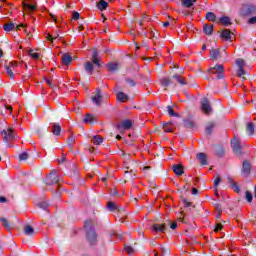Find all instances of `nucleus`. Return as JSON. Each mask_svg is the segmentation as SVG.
<instances>
[{
  "mask_svg": "<svg viewBox=\"0 0 256 256\" xmlns=\"http://www.w3.org/2000/svg\"><path fill=\"white\" fill-rule=\"evenodd\" d=\"M163 129L165 133H173V126H171V123L164 124Z\"/></svg>",
  "mask_w": 256,
  "mask_h": 256,
  "instance_id": "2f4dec72",
  "label": "nucleus"
},
{
  "mask_svg": "<svg viewBox=\"0 0 256 256\" xmlns=\"http://www.w3.org/2000/svg\"><path fill=\"white\" fill-rule=\"evenodd\" d=\"M223 229V225L221 223L216 224V227L214 229L215 233H219Z\"/></svg>",
  "mask_w": 256,
  "mask_h": 256,
  "instance_id": "8fccbe9b",
  "label": "nucleus"
},
{
  "mask_svg": "<svg viewBox=\"0 0 256 256\" xmlns=\"http://www.w3.org/2000/svg\"><path fill=\"white\" fill-rule=\"evenodd\" d=\"M248 23H250V25H255V23H256V16L250 18V19L248 20Z\"/></svg>",
  "mask_w": 256,
  "mask_h": 256,
  "instance_id": "5fc2aeb1",
  "label": "nucleus"
},
{
  "mask_svg": "<svg viewBox=\"0 0 256 256\" xmlns=\"http://www.w3.org/2000/svg\"><path fill=\"white\" fill-rule=\"evenodd\" d=\"M13 29H15V24L14 23H8V24H4V31H13Z\"/></svg>",
  "mask_w": 256,
  "mask_h": 256,
  "instance_id": "c9c22d12",
  "label": "nucleus"
},
{
  "mask_svg": "<svg viewBox=\"0 0 256 256\" xmlns=\"http://www.w3.org/2000/svg\"><path fill=\"white\" fill-rule=\"evenodd\" d=\"M221 37L222 39H225V41H233V34L229 29L222 30Z\"/></svg>",
  "mask_w": 256,
  "mask_h": 256,
  "instance_id": "9b49d317",
  "label": "nucleus"
},
{
  "mask_svg": "<svg viewBox=\"0 0 256 256\" xmlns=\"http://www.w3.org/2000/svg\"><path fill=\"white\" fill-rule=\"evenodd\" d=\"M95 65V63H93V61H88L84 64V69L86 71V73H88V75H93V71L95 69V67L93 66Z\"/></svg>",
  "mask_w": 256,
  "mask_h": 256,
  "instance_id": "f8f14e48",
  "label": "nucleus"
},
{
  "mask_svg": "<svg viewBox=\"0 0 256 256\" xmlns=\"http://www.w3.org/2000/svg\"><path fill=\"white\" fill-rule=\"evenodd\" d=\"M173 79H176V81L180 84V85H185V78H181V76L179 75H174Z\"/></svg>",
  "mask_w": 256,
  "mask_h": 256,
  "instance_id": "58836bf2",
  "label": "nucleus"
},
{
  "mask_svg": "<svg viewBox=\"0 0 256 256\" xmlns=\"http://www.w3.org/2000/svg\"><path fill=\"white\" fill-rule=\"evenodd\" d=\"M108 209L109 211H116L117 204H115L114 202H108Z\"/></svg>",
  "mask_w": 256,
  "mask_h": 256,
  "instance_id": "c03bdc74",
  "label": "nucleus"
},
{
  "mask_svg": "<svg viewBox=\"0 0 256 256\" xmlns=\"http://www.w3.org/2000/svg\"><path fill=\"white\" fill-rule=\"evenodd\" d=\"M152 229L154 233H165V231H167V228L164 224H154L152 226Z\"/></svg>",
  "mask_w": 256,
  "mask_h": 256,
  "instance_id": "4468645a",
  "label": "nucleus"
},
{
  "mask_svg": "<svg viewBox=\"0 0 256 256\" xmlns=\"http://www.w3.org/2000/svg\"><path fill=\"white\" fill-rule=\"evenodd\" d=\"M53 135H61V125L58 123H54L52 126Z\"/></svg>",
  "mask_w": 256,
  "mask_h": 256,
  "instance_id": "aec40b11",
  "label": "nucleus"
},
{
  "mask_svg": "<svg viewBox=\"0 0 256 256\" xmlns=\"http://www.w3.org/2000/svg\"><path fill=\"white\" fill-rule=\"evenodd\" d=\"M92 63L96 65V67H101V60L99 59V52L94 49L92 52V57H91Z\"/></svg>",
  "mask_w": 256,
  "mask_h": 256,
  "instance_id": "9d476101",
  "label": "nucleus"
},
{
  "mask_svg": "<svg viewBox=\"0 0 256 256\" xmlns=\"http://www.w3.org/2000/svg\"><path fill=\"white\" fill-rule=\"evenodd\" d=\"M199 193V190L197 188H192V195H197Z\"/></svg>",
  "mask_w": 256,
  "mask_h": 256,
  "instance_id": "052dcab7",
  "label": "nucleus"
},
{
  "mask_svg": "<svg viewBox=\"0 0 256 256\" xmlns=\"http://www.w3.org/2000/svg\"><path fill=\"white\" fill-rule=\"evenodd\" d=\"M72 61H73V57H71V55L64 54L62 56V63H63V65H71Z\"/></svg>",
  "mask_w": 256,
  "mask_h": 256,
  "instance_id": "a211bd4d",
  "label": "nucleus"
},
{
  "mask_svg": "<svg viewBox=\"0 0 256 256\" xmlns=\"http://www.w3.org/2000/svg\"><path fill=\"white\" fill-rule=\"evenodd\" d=\"M5 201H7V198H5V197H0V203H5Z\"/></svg>",
  "mask_w": 256,
  "mask_h": 256,
  "instance_id": "0e129e2a",
  "label": "nucleus"
},
{
  "mask_svg": "<svg viewBox=\"0 0 256 256\" xmlns=\"http://www.w3.org/2000/svg\"><path fill=\"white\" fill-rule=\"evenodd\" d=\"M132 125L133 123L131 122V120H124L120 124H118V129H131Z\"/></svg>",
  "mask_w": 256,
  "mask_h": 256,
  "instance_id": "2eb2a0df",
  "label": "nucleus"
},
{
  "mask_svg": "<svg viewBox=\"0 0 256 256\" xmlns=\"http://www.w3.org/2000/svg\"><path fill=\"white\" fill-rule=\"evenodd\" d=\"M237 75L238 77H242V79H245V70L243 68H238Z\"/></svg>",
  "mask_w": 256,
  "mask_h": 256,
  "instance_id": "49530a36",
  "label": "nucleus"
},
{
  "mask_svg": "<svg viewBox=\"0 0 256 256\" xmlns=\"http://www.w3.org/2000/svg\"><path fill=\"white\" fill-rule=\"evenodd\" d=\"M246 131L247 133H249V135H253V133H255V125L253 124V122H249L247 124Z\"/></svg>",
  "mask_w": 256,
  "mask_h": 256,
  "instance_id": "b1692460",
  "label": "nucleus"
},
{
  "mask_svg": "<svg viewBox=\"0 0 256 256\" xmlns=\"http://www.w3.org/2000/svg\"><path fill=\"white\" fill-rule=\"evenodd\" d=\"M46 39H47L48 41H51V43H53V41H54L55 38H54L51 34H47Z\"/></svg>",
  "mask_w": 256,
  "mask_h": 256,
  "instance_id": "4d7b16f0",
  "label": "nucleus"
},
{
  "mask_svg": "<svg viewBox=\"0 0 256 256\" xmlns=\"http://www.w3.org/2000/svg\"><path fill=\"white\" fill-rule=\"evenodd\" d=\"M3 141L7 144V147H11V143L15 141V130L13 128H7L1 132Z\"/></svg>",
  "mask_w": 256,
  "mask_h": 256,
  "instance_id": "f03ea898",
  "label": "nucleus"
},
{
  "mask_svg": "<svg viewBox=\"0 0 256 256\" xmlns=\"http://www.w3.org/2000/svg\"><path fill=\"white\" fill-rule=\"evenodd\" d=\"M197 159L200 161L201 165H207V155H205V153L197 154Z\"/></svg>",
  "mask_w": 256,
  "mask_h": 256,
  "instance_id": "412c9836",
  "label": "nucleus"
},
{
  "mask_svg": "<svg viewBox=\"0 0 256 256\" xmlns=\"http://www.w3.org/2000/svg\"><path fill=\"white\" fill-rule=\"evenodd\" d=\"M220 23H222V25H225V27H228V25H231V18L223 16L220 18Z\"/></svg>",
  "mask_w": 256,
  "mask_h": 256,
  "instance_id": "a878e982",
  "label": "nucleus"
},
{
  "mask_svg": "<svg viewBox=\"0 0 256 256\" xmlns=\"http://www.w3.org/2000/svg\"><path fill=\"white\" fill-rule=\"evenodd\" d=\"M201 109L205 115H211L213 113V108H211V104L207 98L201 100Z\"/></svg>",
  "mask_w": 256,
  "mask_h": 256,
  "instance_id": "0eeeda50",
  "label": "nucleus"
},
{
  "mask_svg": "<svg viewBox=\"0 0 256 256\" xmlns=\"http://www.w3.org/2000/svg\"><path fill=\"white\" fill-rule=\"evenodd\" d=\"M38 207H40V209H43L44 211H47V207H49V205L47 204V202H42L38 204Z\"/></svg>",
  "mask_w": 256,
  "mask_h": 256,
  "instance_id": "09e8293b",
  "label": "nucleus"
},
{
  "mask_svg": "<svg viewBox=\"0 0 256 256\" xmlns=\"http://www.w3.org/2000/svg\"><path fill=\"white\" fill-rule=\"evenodd\" d=\"M80 17L79 12H73L72 13V19H74V21H77Z\"/></svg>",
  "mask_w": 256,
  "mask_h": 256,
  "instance_id": "603ef678",
  "label": "nucleus"
},
{
  "mask_svg": "<svg viewBox=\"0 0 256 256\" xmlns=\"http://www.w3.org/2000/svg\"><path fill=\"white\" fill-rule=\"evenodd\" d=\"M93 103L95 105H101V101H103V96L101 95V90L97 89L95 96L92 98Z\"/></svg>",
  "mask_w": 256,
  "mask_h": 256,
  "instance_id": "ddd939ff",
  "label": "nucleus"
},
{
  "mask_svg": "<svg viewBox=\"0 0 256 256\" xmlns=\"http://www.w3.org/2000/svg\"><path fill=\"white\" fill-rule=\"evenodd\" d=\"M107 69H108V71H117V69H119V64L113 63V62H109L107 64Z\"/></svg>",
  "mask_w": 256,
  "mask_h": 256,
  "instance_id": "393cba45",
  "label": "nucleus"
},
{
  "mask_svg": "<svg viewBox=\"0 0 256 256\" xmlns=\"http://www.w3.org/2000/svg\"><path fill=\"white\" fill-rule=\"evenodd\" d=\"M251 174V163L249 161H244L242 164V175L243 177H249Z\"/></svg>",
  "mask_w": 256,
  "mask_h": 256,
  "instance_id": "1a4fd4ad",
  "label": "nucleus"
},
{
  "mask_svg": "<svg viewBox=\"0 0 256 256\" xmlns=\"http://www.w3.org/2000/svg\"><path fill=\"white\" fill-rule=\"evenodd\" d=\"M5 108L8 110V111H13V107L9 106V105H6Z\"/></svg>",
  "mask_w": 256,
  "mask_h": 256,
  "instance_id": "338daca9",
  "label": "nucleus"
},
{
  "mask_svg": "<svg viewBox=\"0 0 256 256\" xmlns=\"http://www.w3.org/2000/svg\"><path fill=\"white\" fill-rule=\"evenodd\" d=\"M160 83L162 87H169V85H171V80L169 78H162Z\"/></svg>",
  "mask_w": 256,
  "mask_h": 256,
  "instance_id": "72a5a7b5",
  "label": "nucleus"
},
{
  "mask_svg": "<svg viewBox=\"0 0 256 256\" xmlns=\"http://www.w3.org/2000/svg\"><path fill=\"white\" fill-rule=\"evenodd\" d=\"M219 210L221 211V205L216 204V211H217V213H219Z\"/></svg>",
  "mask_w": 256,
  "mask_h": 256,
  "instance_id": "69168bd1",
  "label": "nucleus"
},
{
  "mask_svg": "<svg viewBox=\"0 0 256 256\" xmlns=\"http://www.w3.org/2000/svg\"><path fill=\"white\" fill-rule=\"evenodd\" d=\"M169 25H170L169 21H166L163 23V27H169Z\"/></svg>",
  "mask_w": 256,
  "mask_h": 256,
  "instance_id": "774afa93",
  "label": "nucleus"
},
{
  "mask_svg": "<svg viewBox=\"0 0 256 256\" xmlns=\"http://www.w3.org/2000/svg\"><path fill=\"white\" fill-rule=\"evenodd\" d=\"M230 186L235 193H240L241 190L239 189V185H237L234 181H230Z\"/></svg>",
  "mask_w": 256,
  "mask_h": 256,
  "instance_id": "4c0bfd02",
  "label": "nucleus"
},
{
  "mask_svg": "<svg viewBox=\"0 0 256 256\" xmlns=\"http://www.w3.org/2000/svg\"><path fill=\"white\" fill-rule=\"evenodd\" d=\"M84 123H89L90 125H93V123H97V119L91 114H86V117L84 118Z\"/></svg>",
  "mask_w": 256,
  "mask_h": 256,
  "instance_id": "f3484780",
  "label": "nucleus"
},
{
  "mask_svg": "<svg viewBox=\"0 0 256 256\" xmlns=\"http://www.w3.org/2000/svg\"><path fill=\"white\" fill-rule=\"evenodd\" d=\"M147 19H149V16L144 15L142 20L140 21V26H143V21H147Z\"/></svg>",
  "mask_w": 256,
  "mask_h": 256,
  "instance_id": "13d9d810",
  "label": "nucleus"
},
{
  "mask_svg": "<svg viewBox=\"0 0 256 256\" xmlns=\"http://www.w3.org/2000/svg\"><path fill=\"white\" fill-rule=\"evenodd\" d=\"M208 71L209 73H212V75H216V79H223V73H225L223 65H216L214 67H211Z\"/></svg>",
  "mask_w": 256,
  "mask_h": 256,
  "instance_id": "20e7f679",
  "label": "nucleus"
},
{
  "mask_svg": "<svg viewBox=\"0 0 256 256\" xmlns=\"http://www.w3.org/2000/svg\"><path fill=\"white\" fill-rule=\"evenodd\" d=\"M219 183H221V178L220 177H217L215 180H214V185L215 187H217L219 185Z\"/></svg>",
  "mask_w": 256,
  "mask_h": 256,
  "instance_id": "6e6d98bb",
  "label": "nucleus"
},
{
  "mask_svg": "<svg viewBox=\"0 0 256 256\" xmlns=\"http://www.w3.org/2000/svg\"><path fill=\"white\" fill-rule=\"evenodd\" d=\"M92 143H94V145H101V143H103V137H101L100 135H96L92 137Z\"/></svg>",
  "mask_w": 256,
  "mask_h": 256,
  "instance_id": "4be33fe9",
  "label": "nucleus"
},
{
  "mask_svg": "<svg viewBox=\"0 0 256 256\" xmlns=\"http://www.w3.org/2000/svg\"><path fill=\"white\" fill-rule=\"evenodd\" d=\"M167 111H168V115H170V117H179V114H177V113L173 110V107L167 106Z\"/></svg>",
  "mask_w": 256,
  "mask_h": 256,
  "instance_id": "f704fd0d",
  "label": "nucleus"
},
{
  "mask_svg": "<svg viewBox=\"0 0 256 256\" xmlns=\"http://www.w3.org/2000/svg\"><path fill=\"white\" fill-rule=\"evenodd\" d=\"M206 19L207 21L215 22V20L217 19V16L213 12H208L206 13Z\"/></svg>",
  "mask_w": 256,
  "mask_h": 256,
  "instance_id": "c756f323",
  "label": "nucleus"
},
{
  "mask_svg": "<svg viewBox=\"0 0 256 256\" xmlns=\"http://www.w3.org/2000/svg\"><path fill=\"white\" fill-rule=\"evenodd\" d=\"M27 159H29V154H27V152H23L19 155V161H27Z\"/></svg>",
  "mask_w": 256,
  "mask_h": 256,
  "instance_id": "79ce46f5",
  "label": "nucleus"
},
{
  "mask_svg": "<svg viewBox=\"0 0 256 256\" xmlns=\"http://www.w3.org/2000/svg\"><path fill=\"white\" fill-rule=\"evenodd\" d=\"M23 7H24V9H28L29 11H35V9H36L35 5H31V4H27V3H24Z\"/></svg>",
  "mask_w": 256,
  "mask_h": 256,
  "instance_id": "a18cd8bd",
  "label": "nucleus"
},
{
  "mask_svg": "<svg viewBox=\"0 0 256 256\" xmlns=\"http://www.w3.org/2000/svg\"><path fill=\"white\" fill-rule=\"evenodd\" d=\"M97 7L100 11H105L107 7H109V4L105 0H101L98 4Z\"/></svg>",
  "mask_w": 256,
  "mask_h": 256,
  "instance_id": "5701e85b",
  "label": "nucleus"
},
{
  "mask_svg": "<svg viewBox=\"0 0 256 256\" xmlns=\"http://www.w3.org/2000/svg\"><path fill=\"white\" fill-rule=\"evenodd\" d=\"M231 147L236 155H241L243 153V148L241 147V142L239 141V138L234 137L231 140Z\"/></svg>",
  "mask_w": 256,
  "mask_h": 256,
  "instance_id": "39448f33",
  "label": "nucleus"
},
{
  "mask_svg": "<svg viewBox=\"0 0 256 256\" xmlns=\"http://www.w3.org/2000/svg\"><path fill=\"white\" fill-rule=\"evenodd\" d=\"M28 55L32 57V59H39L40 54L37 52H34L33 50H29Z\"/></svg>",
  "mask_w": 256,
  "mask_h": 256,
  "instance_id": "ea45409f",
  "label": "nucleus"
},
{
  "mask_svg": "<svg viewBox=\"0 0 256 256\" xmlns=\"http://www.w3.org/2000/svg\"><path fill=\"white\" fill-rule=\"evenodd\" d=\"M170 229H177V222H173V223L170 225Z\"/></svg>",
  "mask_w": 256,
  "mask_h": 256,
  "instance_id": "bf43d9fd",
  "label": "nucleus"
},
{
  "mask_svg": "<svg viewBox=\"0 0 256 256\" xmlns=\"http://www.w3.org/2000/svg\"><path fill=\"white\" fill-rule=\"evenodd\" d=\"M45 83H47L49 85V87H53V80L49 79V78H44Z\"/></svg>",
  "mask_w": 256,
  "mask_h": 256,
  "instance_id": "864d4df0",
  "label": "nucleus"
},
{
  "mask_svg": "<svg viewBox=\"0 0 256 256\" xmlns=\"http://www.w3.org/2000/svg\"><path fill=\"white\" fill-rule=\"evenodd\" d=\"M59 176H57V170H52L46 177V185H56L59 187Z\"/></svg>",
  "mask_w": 256,
  "mask_h": 256,
  "instance_id": "7ed1b4c3",
  "label": "nucleus"
},
{
  "mask_svg": "<svg viewBox=\"0 0 256 256\" xmlns=\"http://www.w3.org/2000/svg\"><path fill=\"white\" fill-rule=\"evenodd\" d=\"M2 225L5 227V229H11V226L9 225V222L5 218L0 219Z\"/></svg>",
  "mask_w": 256,
  "mask_h": 256,
  "instance_id": "37998d69",
  "label": "nucleus"
},
{
  "mask_svg": "<svg viewBox=\"0 0 256 256\" xmlns=\"http://www.w3.org/2000/svg\"><path fill=\"white\" fill-rule=\"evenodd\" d=\"M221 213H223V210H219L218 214L216 215L217 219H221Z\"/></svg>",
  "mask_w": 256,
  "mask_h": 256,
  "instance_id": "e2e57ef3",
  "label": "nucleus"
},
{
  "mask_svg": "<svg viewBox=\"0 0 256 256\" xmlns=\"http://www.w3.org/2000/svg\"><path fill=\"white\" fill-rule=\"evenodd\" d=\"M125 251L128 253V255H133V253H135V250H133V247L131 246H126Z\"/></svg>",
  "mask_w": 256,
  "mask_h": 256,
  "instance_id": "de8ad7c7",
  "label": "nucleus"
},
{
  "mask_svg": "<svg viewBox=\"0 0 256 256\" xmlns=\"http://www.w3.org/2000/svg\"><path fill=\"white\" fill-rule=\"evenodd\" d=\"M126 82L128 83V85H129L130 87H135V80L130 79V78H127V79H126Z\"/></svg>",
  "mask_w": 256,
  "mask_h": 256,
  "instance_id": "3c124183",
  "label": "nucleus"
},
{
  "mask_svg": "<svg viewBox=\"0 0 256 256\" xmlns=\"http://www.w3.org/2000/svg\"><path fill=\"white\" fill-rule=\"evenodd\" d=\"M59 163H64L65 162V154H63L62 158L58 160Z\"/></svg>",
  "mask_w": 256,
  "mask_h": 256,
  "instance_id": "680f3d73",
  "label": "nucleus"
},
{
  "mask_svg": "<svg viewBox=\"0 0 256 256\" xmlns=\"http://www.w3.org/2000/svg\"><path fill=\"white\" fill-rule=\"evenodd\" d=\"M175 175H178V177H181V175H183V173H185L183 171V166H181L180 164H176L172 167Z\"/></svg>",
  "mask_w": 256,
  "mask_h": 256,
  "instance_id": "dca6fc26",
  "label": "nucleus"
},
{
  "mask_svg": "<svg viewBox=\"0 0 256 256\" xmlns=\"http://www.w3.org/2000/svg\"><path fill=\"white\" fill-rule=\"evenodd\" d=\"M84 229L86 231V237L90 245H95V243H97V232H95V228H93V221L87 220L84 223Z\"/></svg>",
  "mask_w": 256,
  "mask_h": 256,
  "instance_id": "f257e3e1",
  "label": "nucleus"
},
{
  "mask_svg": "<svg viewBox=\"0 0 256 256\" xmlns=\"http://www.w3.org/2000/svg\"><path fill=\"white\" fill-rule=\"evenodd\" d=\"M73 145H75V136H70L68 138V147L71 151H73Z\"/></svg>",
  "mask_w": 256,
  "mask_h": 256,
  "instance_id": "7c9ffc66",
  "label": "nucleus"
},
{
  "mask_svg": "<svg viewBox=\"0 0 256 256\" xmlns=\"http://www.w3.org/2000/svg\"><path fill=\"white\" fill-rule=\"evenodd\" d=\"M210 57L213 61H217V59H221V57H227V51L223 49L222 51L217 49H212L210 51Z\"/></svg>",
  "mask_w": 256,
  "mask_h": 256,
  "instance_id": "423d86ee",
  "label": "nucleus"
},
{
  "mask_svg": "<svg viewBox=\"0 0 256 256\" xmlns=\"http://www.w3.org/2000/svg\"><path fill=\"white\" fill-rule=\"evenodd\" d=\"M116 97L118 101H121V103H125L129 99V96L123 92H118Z\"/></svg>",
  "mask_w": 256,
  "mask_h": 256,
  "instance_id": "6ab92c4d",
  "label": "nucleus"
},
{
  "mask_svg": "<svg viewBox=\"0 0 256 256\" xmlns=\"http://www.w3.org/2000/svg\"><path fill=\"white\" fill-rule=\"evenodd\" d=\"M236 65H237L238 69H243V67H245V60L238 58L236 60Z\"/></svg>",
  "mask_w": 256,
  "mask_h": 256,
  "instance_id": "e433bc0d",
  "label": "nucleus"
},
{
  "mask_svg": "<svg viewBox=\"0 0 256 256\" xmlns=\"http://www.w3.org/2000/svg\"><path fill=\"white\" fill-rule=\"evenodd\" d=\"M15 67H17V62H9V65L5 66V71L7 75L10 76V79H15Z\"/></svg>",
  "mask_w": 256,
  "mask_h": 256,
  "instance_id": "6e6552de",
  "label": "nucleus"
},
{
  "mask_svg": "<svg viewBox=\"0 0 256 256\" xmlns=\"http://www.w3.org/2000/svg\"><path fill=\"white\" fill-rule=\"evenodd\" d=\"M24 233L25 235H33L35 233V230L33 229V227L27 225L24 227Z\"/></svg>",
  "mask_w": 256,
  "mask_h": 256,
  "instance_id": "c85d7f7f",
  "label": "nucleus"
},
{
  "mask_svg": "<svg viewBox=\"0 0 256 256\" xmlns=\"http://www.w3.org/2000/svg\"><path fill=\"white\" fill-rule=\"evenodd\" d=\"M246 195V200L248 201V203H251L253 201V194L251 193V191L247 190L245 192Z\"/></svg>",
  "mask_w": 256,
  "mask_h": 256,
  "instance_id": "a19ab883",
  "label": "nucleus"
},
{
  "mask_svg": "<svg viewBox=\"0 0 256 256\" xmlns=\"http://www.w3.org/2000/svg\"><path fill=\"white\" fill-rule=\"evenodd\" d=\"M214 127H215V123H213V122H210L206 126V133H207V135H211V133L213 132Z\"/></svg>",
  "mask_w": 256,
  "mask_h": 256,
  "instance_id": "473e14b6",
  "label": "nucleus"
},
{
  "mask_svg": "<svg viewBox=\"0 0 256 256\" xmlns=\"http://www.w3.org/2000/svg\"><path fill=\"white\" fill-rule=\"evenodd\" d=\"M196 2L197 0H182V5L184 7L190 8V7H193V4Z\"/></svg>",
  "mask_w": 256,
  "mask_h": 256,
  "instance_id": "bb28decb",
  "label": "nucleus"
},
{
  "mask_svg": "<svg viewBox=\"0 0 256 256\" xmlns=\"http://www.w3.org/2000/svg\"><path fill=\"white\" fill-rule=\"evenodd\" d=\"M204 33L206 35H212L213 34V25H204Z\"/></svg>",
  "mask_w": 256,
  "mask_h": 256,
  "instance_id": "cd10ccee",
  "label": "nucleus"
}]
</instances>
